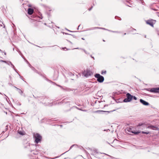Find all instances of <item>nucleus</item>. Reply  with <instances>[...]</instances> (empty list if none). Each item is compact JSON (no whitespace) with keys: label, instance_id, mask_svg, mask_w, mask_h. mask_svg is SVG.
<instances>
[{"label":"nucleus","instance_id":"obj_1","mask_svg":"<svg viewBox=\"0 0 159 159\" xmlns=\"http://www.w3.org/2000/svg\"><path fill=\"white\" fill-rule=\"evenodd\" d=\"M95 77L97 79V81L99 83H102L104 81V77L99 74H96L94 75Z\"/></svg>","mask_w":159,"mask_h":159},{"label":"nucleus","instance_id":"obj_2","mask_svg":"<svg viewBox=\"0 0 159 159\" xmlns=\"http://www.w3.org/2000/svg\"><path fill=\"white\" fill-rule=\"evenodd\" d=\"M34 137L35 139V142L36 143L40 142L42 139V137L38 133H34Z\"/></svg>","mask_w":159,"mask_h":159},{"label":"nucleus","instance_id":"obj_3","mask_svg":"<svg viewBox=\"0 0 159 159\" xmlns=\"http://www.w3.org/2000/svg\"><path fill=\"white\" fill-rule=\"evenodd\" d=\"M132 97H133L132 95L129 93H128L126 94V98L124 100L123 102H130L132 99Z\"/></svg>","mask_w":159,"mask_h":159},{"label":"nucleus","instance_id":"obj_4","mask_svg":"<svg viewBox=\"0 0 159 159\" xmlns=\"http://www.w3.org/2000/svg\"><path fill=\"white\" fill-rule=\"evenodd\" d=\"M138 129L140 130H143L148 128V126L146 124L143 123H139L137 125Z\"/></svg>","mask_w":159,"mask_h":159},{"label":"nucleus","instance_id":"obj_5","mask_svg":"<svg viewBox=\"0 0 159 159\" xmlns=\"http://www.w3.org/2000/svg\"><path fill=\"white\" fill-rule=\"evenodd\" d=\"M92 74V72L90 70L87 69L86 70L84 71L83 72V74L86 77H88L90 76Z\"/></svg>","mask_w":159,"mask_h":159},{"label":"nucleus","instance_id":"obj_6","mask_svg":"<svg viewBox=\"0 0 159 159\" xmlns=\"http://www.w3.org/2000/svg\"><path fill=\"white\" fill-rule=\"evenodd\" d=\"M146 90L152 93H159V88H152L151 89H147Z\"/></svg>","mask_w":159,"mask_h":159},{"label":"nucleus","instance_id":"obj_7","mask_svg":"<svg viewBox=\"0 0 159 159\" xmlns=\"http://www.w3.org/2000/svg\"><path fill=\"white\" fill-rule=\"evenodd\" d=\"M156 20L152 19L148 20L146 21L147 24L149 25L152 27H153L154 24H155Z\"/></svg>","mask_w":159,"mask_h":159},{"label":"nucleus","instance_id":"obj_8","mask_svg":"<svg viewBox=\"0 0 159 159\" xmlns=\"http://www.w3.org/2000/svg\"><path fill=\"white\" fill-rule=\"evenodd\" d=\"M148 128L150 129L154 130H157L159 129L157 127L152 125L148 126Z\"/></svg>","mask_w":159,"mask_h":159},{"label":"nucleus","instance_id":"obj_9","mask_svg":"<svg viewBox=\"0 0 159 159\" xmlns=\"http://www.w3.org/2000/svg\"><path fill=\"white\" fill-rule=\"evenodd\" d=\"M127 130L130 132V133H134V134H138V133H140V132H135L134 131H133L132 130V129L130 127H129V128H127Z\"/></svg>","mask_w":159,"mask_h":159},{"label":"nucleus","instance_id":"obj_10","mask_svg":"<svg viewBox=\"0 0 159 159\" xmlns=\"http://www.w3.org/2000/svg\"><path fill=\"white\" fill-rule=\"evenodd\" d=\"M140 102L144 105L148 106L149 105V103L148 102L142 99H140Z\"/></svg>","mask_w":159,"mask_h":159},{"label":"nucleus","instance_id":"obj_11","mask_svg":"<svg viewBox=\"0 0 159 159\" xmlns=\"http://www.w3.org/2000/svg\"><path fill=\"white\" fill-rule=\"evenodd\" d=\"M34 12V9L32 8H29L28 10V13L30 15H32Z\"/></svg>","mask_w":159,"mask_h":159},{"label":"nucleus","instance_id":"obj_12","mask_svg":"<svg viewBox=\"0 0 159 159\" xmlns=\"http://www.w3.org/2000/svg\"><path fill=\"white\" fill-rule=\"evenodd\" d=\"M18 133L20 135H25V132L24 131H18Z\"/></svg>","mask_w":159,"mask_h":159},{"label":"nucleus","instance_id":"obj_13","mask_svg":"<svg viewBox=\"0 0 159 159\" xmlns=\"http://www.w3.org/2000/svg\"><path fill=\"white\" fill-rule=\"evenodd\" d=\"M139 2L142 3L143 5H144L145 3L143 0H139Z\"/></svg>","mask_w":159,"mask_h":159},{"label":"nucleus","instance_id":"obj_14","mask_svg":"<svg viewBox=\"0 0 159 159\" xmlns=\"http://www.w3.org/2000/svg\"><path fill=\"white\" fill-rule=\"evenodd\" d=\"M74 146H75V148H78V147L77 146V145H73L72 146H71L70 147V149L72 147H73Z\"/></svg>","mask_w":159,"mask_h":159},{"label":"nucleus","instance_id":"obj_15","mask_svg":"<svg viewBox=\"0 0 159 159\" xmlns=\"http://www.w3.org/2000/svg\"><path fill=\"white\" fill-rule=\"evenodd\" d=\"M142 133H143V134H148L149 133V132H144V131H142Z\"/></svg>","mask_w":159,"mask_h":159},{"label":"nucleus","instance_id":"obj_16","mask_svg":"<svg viewBox=\"0 0 159 159\" xmlns=\"http://www.w3.org/2000/svg\"><path fill=\"white\" fill-rule=\"evenodd\" d=\"M115 111V110H112V111H105V112H108L109 113H111V112H112L113 111Z\"/></svg>","mask_w":159,"mask_h":159},{"label":"nucleus","instance_id":"obj_17","mask_svg":"<svg viewBox=\"0 0 159 159\" xmlns=\"http://www.w3.org/2000/svg\"><path fill=\"white\" fill-rule=\"evenodd\" d=\"M132 99L133 98L134 100H136L137 99V98L135 96H133V97H132Z\"/></svg>","mask_w":159,"mask_h":159},{"label":"nucleus","instance_id":"obj_18","mask_svg":"<svg viewBox=\"0 0 159 159\" xmlns=\"http://www.w3.org/2000/svg\"><path fill=\"white\" fill-rule=\"evenodd\" d=\"M106 73V71H102V72H101V74L102 75H103L104 74H105Z\"/></svg>","mask_w":159,"mask_h":159},{"label":"nucleus","instance_id":"obj_19","mask_svg":"<svg viewBox=\"0 0 159 159\" xmlns=\"http://www.w3.org/2000/svg\"><path fill=\"white\" fill-rule=\"evenodd\" d=\"M93 7V6L91 7L90 8H89L88 9V10H89V11H91V10L92 9Z\"/></svg>","mask_w":159,"mask_h":159},{"label":"nucleus","instance_id":"obj_20","mask_svg":"<svg viewBox=\"0 0 159 159\" xmlns=\"http://www.w3.org/2000/svg\"><path fill=\"white\" fill-rule=\"evenodd\" d=\"M97 28H98V29H105L104 28H99V27H96Z\"/></svg>","mask_w":159,"mask_h":159},{"label":"nucleus","instance_id":"obj_21","mask_svg":"<svg viewBox=\"0 0 159 159\" xmlns=\"http://www.w3.org/2000/svg\"><path fill=\"white\" fill-rule=\"evenodd\" d=\"M63 49H64V50H65V49H66V50H67V49L66 48H63Z\"/></svg>","mask_w":159,"mask_h":159},{"label":"nucleus","instance_id":"obj_22","mask_svg":"<svg viewBox=\"0 0 159 159\" xmlns=\"http://www.w3.org/2000/svg\"><path fill=\"white\" fill-rule=\"evenodd\" d=\"M71 75H74V74L72 73H70V76Z\"/></svg>","mask_w":159,"mask_h":159},{"label":"nucleus","instance_id":"obj_23","mask_svg":"<svg viewBox=\"0 0 159 159\" xmlns=\"http://www.w3.org/2000/svg\"><path fill=\"white\" fill-rule=\"evenodd\" d=\"M28 7H31V6L30 5H28Z\"/></svg>","mask_w":159,"mask_h":159},{"label":"nucleus","instance_id":"obj_24","mask_svg":"<svg viewBox=\"0 0 159 159\" xmlns=\"http://www.w3.org/2000/svg\"><path fill=\"white\" fill-rule=\"evenodd\" d=\"M2 61V62H6V61Z\"/></svg>","mask_w":159,"mask_h":159},{"label":"nucleus","instance_id":"obj_25","mask_svg":"<svg viewBox=\"0 0 159 159\" xmlns=\"http://www.w3.org/2000/svg\"><path fill=\"white\" fill-rule=\"evenodd\" d=\"M83 39V40H84V38H82V39Z\"/></svg>","mask_w":159,"mask_h":159},{"label":"nucleus","instance_id":"obj_26","mask_svg":"<svg viewBox=\"0 0 159 159\" xmlns=\"http://www.w3.org/2000/svg\"><path fill=\"white\" fill-rule=\"evenodd\" d=\"M103 42H105V40H103Z\"/></svg>","mask_w":159,"mask_h":159},{"label":"nucleus","instance_id":"obj_27","mask_svg":"<svg viewBox=\"0 0 159 159\" xmlns=\"http://www.w3.org/2000/svg\"><path fill=\"white\" fill-rule=\"evenodd\" d=\"M126 2H129V1H126Z\"/></svg>","mask_w":159,"mask_h":159},{"label":"nucleus","instance_id":"obj_28","mask_svg":"<svg viewBox=\"0 0 159 159\" xmlns=\"http://www.w3.org/2000/svg\"><path fill=\"white\" fill-rule=\"evenodd\" d=\"M126 34V33H125L124 34V35H125Z\"/></svg>","mask_w":159,"mask_h":159},{"label":"nucleus","instance_id":"obj_29","mask_svg":"<svg viewBox=\"0 0 159 159\" xmlns=\"http://www.w3.org/2000/svg\"><path fill=\"white\" fill-rule=\"evenodd\" d=\"M80 25H79L78 26V27H79L80 26Z\"/></svg>","mask_w":159,"mask_h":159},{"label":"nucleus","instance_id":"obj_30","mask_svg":"<svg viewBox=\"0 0 159 159\" xmlns=\"http://www.w3.org/2000/svg\"><path fill=\"white\" fill-rule=\"evenodd\" d=\"M129 1H131V0H128Z\"/></svg>","mask_w":159,"mask_h":159},{"label":"nucleus","instance_id":"obj_31","mask_svg":"<svg viewBox=\"0 0 159 159\" xmlns=\"http://www.w3.org/2000/svg\"><path fill=\"white\" fill-rule=\"evenodd\" d=\"M158 35H159V33L158 34Z\"/></svg>","mask_w":159,"mask_h":159}]
</instances>
